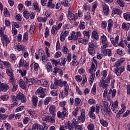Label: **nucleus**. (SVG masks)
Listing matches in <instances>:
<instances>
[{
  "mask_svg": "<svg viewBox=\"0 0 130 130\" xmlns=\"http://www.w3.org/2000/svg\"><path fill=\"white\" fill-rule=\"evenodd\" d=\"M37 84L42 86L43 87L44 86H47L49 84V81H47L45 79H41L40 80H38L37 81Z\"/></svg>",
  "mask_w": 130,
  "mask_h": 130,
  "instance_id": "4468645a",
  "label": "nucleus"
},
{
  "mask_svg": "<svg viewBox=\"0 0 130 130\" xmlns=\"http://www.w3.org/2000/svg\"><path fill=\"white\" fill-rule=\"evenodd\" d=\"M1 40L3 45H6V46H7V45H8V44H9L10 42V39L7 35H4V36H2Z\"/></svg>",
  "mask_w": 130,
  "mask_h": 130,
  "instance_id": "f8f14e48",
  "label": "nucleus"
},
{
  "mask_svg": "<svg viewBox=\"0 0 130 130\" xmlns=\"http://www.w3.org/2000/svg\"><path fill=\"white\" fill-rule=\"evenodd\" d=\"M123 18L126 20V21H130V13L129 12L124 13Z\"/></svg>",
  "mask_w": 130,
  "mask_h": 130,
  "instance_id": "c9c22d12",
  "label": "nucleus"
},
{
  "mask_svg": "<svg viewBox=\"0 0 130 130\" xmlns=\"http://www.w3.org/2000/svg\"><path fill=\"white\" fill-rule=\"evenodd\" d=\"M57 116L58 118H61L62 120L64 119L67 116H68V113L67 112H57Z\"/></svg>",
  "mask_w": 130,
  "mask_h": 130,
  "instance_id": "2eb2a0df",
  "label": "nucleus"
},
{
  "mask_svg": "<svg viewBox=\"0 0 130 130\" xmlns=\"http://www.w3.org/2000/svg\"><path fill=\"white\" fill-rule=\"evenodd\" d=\"M52 98L50 96H48L47 98H46V99H45L44 101V105H48L49 102H50V101H51Z\"/></svg>",
  "mask_w": 130,
  "mask_h": 130,
  "instance_id": "f704fd0d",
  "label": "nucleus"
},
{
  "mask_svg": "<svg viewBox=\"0 0 130 130\" xmlns=\"http://www.w3.org/2000/svg\"><path fill=\"white\" fill-rule=\"evenodd\" d=\"M51 62H52V64H54V66H55V67H56V66H57V64H58V63H59V60H55L54 59H51Z\"/></svg>",
  "mask_w": 130,
  "mask_h": 130,
  "instance_id": "bf43d9fd",
  "label": "nucleus"
},
{
  "mask_svg": "<svg viewBox=\"0 0 130 130\" xmlns=\"http://www.w3.org/2000/svg\"><path fill=\"white\" fill-rule=\"evenodd\" d=\"M3 65L7 69H9V68H11V63H10V62L8 61H4Z\"/></svg>",
  "mask_w": 130,
  "mask_h": 130,
  "instance_id": "864d4df0",
  "label": "nucleus"
},
{
  "mask_svg": "<svg viewBox=\"0 0 130 130\" xmlns=\"http://www.w3.org/2000/svg\"><path fill=\"white\" fill-rule=\"evenodd\" d=\"M17 71L22 77H25V76L27 75V71L26 70H23L22 71L21 70H17Z\"/></svg>",
  "mask_w": 130,
  "mask_h": 130,
  "instance_id": "a19ab883",
  "label": "nucleus"
},
{
  "mask_svg": "<svg viewBox=\"0 0 130 130\" xmlns=\"http://www.w3.org/2000/svg\"><path fill=\"white\" fill-rule=\"evenodd\" d=\"M110 40L113 45L115 46V47H117L118 46V41L119 40V36H117L115 38H110Z\"/></svg>",
  "mask_w": 130,
  "mask_h": 130,
  "instance_id": "ddd939ff",
  "label": "nucleus"
},
{
  "mask_svg": "<svg viewBox=\"0 0 130 130\" xmlns=\"http://www.w3.org/2000/svg\"><path fill=\"white\" fill-rule=\"evenodd\" d=\"M88 45V48H92L93 49H95V48H97V43H96V41L95 40L89 42Z\"/></svg>",
  "mask_w": 130,
  "mask_h": 130,
  "instance_id": "aec40b11",
  "label": "nucleus"
},
{
  "mask_svg": "<svg viewBox=\"0 0 130 130\" xmlns=\"http://www.w3.org/2000/svg\"><path fill=\"white\" fill-rule=\"evenodd\" d=\"M45 93H46V88L40 87L37 90L36 94L38 95L40 98L43 99V98H45L46 96Z\"/></svg>",
  "mask_w": 130,
  "mask_h": 130,
  "instance_id": "7ed1b4c3",
  "label": "nucleus"
},
{
  "mask_svg": "<svg viewBox=\"0 0 130 130\" xmlns=\"http://www.w3.org/2000/svg\"><path fill=\"white\" fill-rule=\"evenodd\" d=\"M49 111L52 116H54L55 115V106L51 105L49 108Z\"/></svg>",
  "mask_w": 130,
  "mask_h": 130,
  "instance_id": "5701e85b",
  "label": "nucleus"
},
{
  "mask_svg": "<svg viewBox=\"0 0 130 130\" xmlns=\"http://www.w3.org/2000/svg\"><path fill=\"white\" fill-rule=\"evenodd\" d=\"M48 117V114L47 113H45L44 112H42L41 113V117L43 119L44 121H46L47 117Z\"/></svg>",
  "mask_w": 130,
  "mask_h": 130,
  "instance_id": "72a5a7b5",
  "label": "nucleus"
},
{
  "mask_svg": "<svg viewBox=\"0 0 130 130\" xmlns=\"http://www.w3.org/2000/svg\"><path fill=\"white\" fill-rule=\"evenodd\" d=\"M62 79L57 80L56 78L55 79L54 83H51L50 88L51 89H56L57 87H63V84H62Z\"/></svg>",
  "mask_w": 130,
  "mask_h": 130,
  "instance_id": "20e7f679",
  "label": "nucleus"
},
{
  "mask_svg": "<svg viewBox=\"0 0 130 130\" xmlns=\"http://www.w3.org/2000/svg\"><path fill=\"white\" fill-rule=\"evenodd\" d=\"M34 10H36L37 13H40V9L38 7V3L37 2L33 3Z\"/></svg>",
  "mask_w": 130,
  "mask_h": 130,
  "instance_id": "4c0bfd02",
  "label": "nucleus"
},
{
  "mask_svg": "<svg viewBox=\"0 0 130 130\" xmlns=\"http://www.w3.org/2000/svg\"><path fill=\"white\" fill-rule=\"evenodd\" d=\"M48 127H47V124H44V125H41L38 124V130H47Z\"/></svg>",
  "mask_w": 130,
  "mask_h": 130,
  "instance_id": "bb28decb",
  "label": "nucleus"
},
{
  "mask_svg": "<svg viewBox=\"0 0 130 130\" xmlns=\"http://www.w3.org/2000/svg\"><path fill=\"white\" fill-rule=\"evenodd\" d=\"M83 35H84V37L86 38V39H88V41H89V38H90V33L89 32V30L84 31Z\"/></svg>",
  "mask_w": 130,
  "mask_h": 130,
  "instance_id": "a18cd8bd",
  "label": "nucleus"
},
{
  "mask_svg": "<svg viewBox=\"0 0 130 130\" xmlns=\"http://www.w3.org/2000/svg\"><path fill=\"white\" fill-rule=\"evenodd\" d=\"M11 101L13 104L11 105V107L13 108V107H15V106H18L19 105V103L18 102V95L16 96L14 94H12L10 96Z\"/></svg>",
  "mask_w": 130,
  "mask_h": 130,
  "instance_id": "423d86ee",
  "label": "nucleus"
},
{
  "mask_svg": "<svg viewBox=\"0 0 130 130\" xmlns=\"http://www.w3.org/2000/svg\"><path fill=\"white\" fill-rule=\"evenodd\" d=\"M100 110V106L98 105H96L95 106H92L90 108V110L88 112V115L91 119H95L96 118V115L94 113L95 111L96 114H98L99 113V111Z\"/></svg>",
  "mask_w": 130,
  "mask_h": 130,
  "instance_id": "f03ea898",
  "label": "nucleus"
},
{
  "mask_svg": "<svg viewBox=\"0 0 130 130\" xmlns=\"http://www.w3.org/2000/svg\"><path fill=\"white\" fill-rule=\"evenodd\" d=\"M76 57V56L74 55L73 56V60L72 61V65L73 66V67H77V66H79V62L75 58Z\"/></svg>",
  "mask_w": 130,
  "mask_h": 130,
  "instance_id": "473e14b6",
  "label": "nucleus"
},
{
  "mask_svg": "<svg viewBox=\"0 0 130 130\" xmlns=\"http://www.w3.org/2000/svg\"><path fill=\"white\" fill-rule=\"evenodd\" d=\"M88 104H89V105H93L94 104H96V100L93 99H90L88 100Z\"/></svg>",
  "mask_w": 130,
  "mask_h": 130,
  "instance_id": "4d7b16f0",
  "label": "nucleus"
},
{
  "mask_svg": "<svg viewBox=\"0 0 130 130\" xmlns=\"http://www.w3.org/2000/svg\"><path fill=\"white\" fill-rule=\"evenodd\" d=\"M103 53L104 55H108L109 56H111L112 54L111 51L109 49L104 50V51H103Z\"/></svg>",
  "mask_w": 130,
  "mask_h": 130,
  "instance_id": "e433bc0d",
  "label": "nucleus"
},
{
  "mask_svg": "<svg viewBox=\"0 0 130 130\" xmlns=\"http://www.w3.org/2000/svg\"><path fill=\"white\" fill-rule=\"evenodd\" d=\"M100 122L103 126H104V127H106L107 126H108V122L107 121L103 119V118H101L100 119Z\"/></svg>",
  "mask_w": 130,
  "mask_h": 130,
  "instance_id": "cd10ccee",
  "label": "nucleus"
},
{
  "mask_svg": "<svg viewBox=\"0 0 130 130\" xmlns=\"http://www.w3.org/2000/svg\"><path fill=\"white\" fill-rule=\"evenodd\" d=\"M8 118V115L6 114H0V119L1 120H5Z\"/></svg>",
  "mask_w": 130,
  "mask_h": 130,
  "instance_id": "6e6d98bb",
  "label": "nucleus"
},
{
  "mask_svg": "<svg viewBox=\"0 0 130 130\" xmlns=\"http://www.w3.org/2000/svg\"><path fill=\"white\" fill-rule=\"evenodd\" d=\"M23 16L25 19H28L30 17V13L29 11H25L23 13Z\"/></svg>",
  "mask_w": 130,
  "mask_h": 130,
  "instance_id": "49530a36",
  "label": "nucleus"
},
{
  "mask_svg": "<svg viewBox=\"0 0 130 130\" xmlns=\"http://www.w3.org/2000/svg\"><path fill=\"white\" fill-rule=\"evenodd\" d=\"M47 7L48 8H50V9H54L55 5H54V4H52V0L49 1Z\"/></svg>",
  "mask_w": 130,
  "mask_h": 130,
  "instance_id": "58836bf2",
  "label": "nucleus"
},
{
  "mask_svg": "<svg viewBox=\"0 0 130 130\" xmlns=\"http://www.w3.org/2000/svg\"><path fill=\"white\" fill-rule=\"evenodd\" d=\"M46 69L48 73H49L52 70V66H51V63L48 62L46 64Z\"/></svg>",
  "mask_w": 130,
  "mask_h": 130,
  "instance_id": "c03bdc74",
  "label": "nucleus"
},
{
  "mask_svg": "<svg viewBox=\"0 0 130 130\" xmlns=\"http://www.w3.org/2000/svg\"><path fill=\"white\" fill-rule=\"evenodd\" d=\"M104 108L103 109V111L104 113H107L109 116H112L113 115V113L111 112V109L108 108V104L107 103H104Z\"/></svg>",
  "mask_w": 130,
  "mask_h": 130,
  "instance_id": "1a4fd4ad",
  "label": "nucleus"
},
{
  "mask_svg": "<svg viewBox=\"0 0 130 130\" xmlns=\"http://www.w3.org/2000/svg\"><path fill=\"white\" fill-rule=\"evenodd\" d=\"M78 42L79 43H82V44H84V45H87V44H88V42H89V41H88V39H83L81 38L78 39Z\"/></svg>",
  "mask_w": 130,
  "mask_h": 130,
  "instance_id": "c756f323",
  "label": "nucleus"
},
{
  "mask_svg": "<svg viewBox=\"0 0 130 130\" xmlns=\"http://www.w3.org/2000/svg\"><path fill=\"white\" fill-rule=\"evenodd\" d=\"M112 13H114V14H116L117 15H121L122 11L117 8H114L112 11Z\"/></svg>",
  "mask_w": 130,
  "mask_h": 130,
  "instance_id": "79ce46f5",
  "label": "nucleus"
},
{
  "mask_svg": "<svg viewBox=\"0 0 130 130\" xmlns=\"http://www.w3.org/2000/svg\"><path fill=\"white\" fill-rule=\"evenodd\" d=\"M113 26V21L112 19H109L108 21V31L110 32L112 30V26Z\"/></svg>",
  "mask_w": 130,
  "mask_h": 130,
  "instance_id": "a878e982",
  "label": "nucleus"
},
{
  "mask_svg": "<svg viewBox=\"0 0 130 130\" xmlns=\"http://www.w3.org/2000/svg\"><path fill=\"white\" fill-rule=\"evenodd\" d=\"M125 60L124 58H120L118 60L115 64V68H119L120 67V65L123 63L124 61Z\"/></svg>",
  "mask_w": 130,
  "mask_h": 130,
  "instance_id": "412c9836",
  "label": "nucleus"
},
{
  "mask_svg": "<svg viewBox=\"0 0 130 130\" xmlns=\"http://www.w3.org/2000/svg\"><path fill=\"white\" fill-rule=\"evenodd\" d=\"M6 73L8 75V76H9V77H13L14 76L13 74V70L11 69H8L6 71Z\"/></svg>",
  "mask_w": 130,
  "mask_h": 130,
  "instance_id": "680f3d73",
  "label": "nucleus"
},
{
  "mask_svg": "<svg viewBox=\"0 0 130 130\" xmlns=\"http://www.w3.org/2000/svg\"><path fill=\"white\" fill-rule=\"evenodd\" d=\"M80 103H81V99L79 98H76L75 100V105H76V106H79Z\"/></svg>",
  "mask_w": 130,
  "mask_h": 130,
  "instance_id": "052dcab7",
  "label": "nucleus"
},
{
  "mask_svg": "<svg viewBox=\"0 0 130 130\" xmlns=\"http://www.w3.org/2000/svg\"><path fill=\"white\" fill-rule=\"evenodd\" d=\"M130 24L129 23L126 24L125 23H123L122 24V28L123 30H125V31H128L129 29Z\"/></svg>",
  "mask_w": 130,
  "mask_h": 130,
  "instance_id": "7c9ffc66",
  "label": "nucleus"
},
{
  "mask_svg": "<svg viewBox=\"0 0 130 130\" xmlns=\"http://www.w3.org/2000/svg\"><path fill=\"white\" fill-rule=\"evenodd\" d=\"M17 99L18 100H21L22 103H25L27 100L26 97L22 93L17 94Z\"/></svg>",
  "mask_w": 130,
  "mask_h": 130,
  "instance_id": "dca6fc26",
  "label": "nucleus"
},
{
  "mask_svg": "<svg viewBox=\"0 0 130 130\" xmlns=\"http://www.w3.org/2000/svg\"><path fill=\"white\" fill-rule=\"evenodd\" d=\"M91 38L92 39H95V40H99V35H98V32L96 31H93L92 32V35H91Z\"/></svg>",
  "mask_w": 130,
  "mask_h": 130,
  "instance_id": "393cba45",
  "label": "nucleus"
},
{
  "mask_svg": "<svg viewBox=\"0 0 130 130\" xmlns=\"http://www.w3.org/2000/svg\"><path fill=\"white\" fill-rule=\"evenodd\" d=\"M121 107V109L119 111L116 115L117 117H120V114H122L126 110V107L124 106V104H122Z\"/></svg>",
  "mask_w": 130,
  "mask_h": 130,
  "instance_id": "a211bd4d",
  "label": "nucleus"
},
{
  "mask_svg": "<svg viewBox=\"0 0 130 130\" xmlns=\"http://www.w3.org/2000/svg\"><path fill=\"white\" fill-rule=\"evenodd\" d=\"M87 51L90 55H95V49L88 48Z\"/></svg>",
  "mask_w": 130,
  "mask_h": 130,
  "instance_id": "ea45409f",
  "label": "nucleus"
},
{
  "mask_svg": "<svg viewBox=\"0 0 130 130\" xmlns=\"http://www.w3.org/2000/svg\"><path fill=\"white\" fill-rule=\"evenodd\" d=\"M103 13L106 16L109 15V7L106 4L103 5Z\"/></svg>",
  "mask_w": 130,
  "mask_h": 130,
  "instance_id": "f3484780",
  "label": "nucleus"
},
{
  "mask_svg": "<svg viewBox=\"0 0 130 130\" xmlns=\"http://www.w3.org/2000/svg\"><path fill=\"white\" fill-rule=\"evenodd\" d=\"M54 116H52V117L50 116H48L46 121H49V122H51V123H54L55 122V120L54 118Z\"/></svg>",
  "mask_w": 130,
  "mask_h": 130,
  "instance_id": "c85d7f7f",
  "label": "nucleus"
},
{
  "mask_svg": "<svg viewBox=\"0 0 130 130\" xmlns=\"http://www.w3.org/2000/svg\"><path fill=\"white\" fill-rule=\"evenodd\" d=\"M26 63V60H24V59H21L19 61V64L18 65V68H22L23 67Z\"/></svg>",
  "mask_w": 130,
  "mask_h": 130,
  "instance_id": "37998d69",
  "label": "nucleus"
},
{
  "mask_svg": "<svg viewBox=\"0 0 130 130\" xmlns=\"http://www.w3.org/2000/svg\"><path fill=\"white\" fill-rule=\"evenodd\" d=\"M100 40L103 44V49L107 48L108 47V42L107 41V37L105 35H103L101 36Z\"/></svg>",
  "mask_w": 130,
  "mask_h": 130,
  "instance_id": "0eeeda50",
  "label": "nucleus"
},
{
  "mask_svg": "<svg viewBox=\"0 0 130 130\" xmlns=\"http://www.w3.org/2000/svg\"><path fill=\"white\" fill-rule=\"evenodd\" d=\"M117 107H118V101H115L114 102H112L111 105V108L113 113H116V112L118 111Z\"/></svg>",
  "mask_w": 130,
  "mask_h": 130,
  "instance_id": "6e6552de",
  "label": "nucleus"
},
{
  "mask_svg": "<svg viewBox=\"0 0 130 130\" xmlns=\"http://www.w3.org/2000/svg\"><path fill=\"white\" fill-rule=\"evenodd\" d=\"M85 27V22L81 21L79 25V28L80 29V30H84Z\"/></svg>",
  "mask_w": 130,
  "mask_h": 130,
  "instance_id": "5fc2aeb1",
  "label": "nucleus"
},
{
  "mask_svg": "<svg viewBox=\"0 0 130 130\" xmlns=\"http://www.w3.org/2000/svg\"><path fill=\"white\" fill-rule=\"evenodd\" d=\"M24 81L22 79H20L18 81L19 86L21 89H23V90H26L27 89V87H29V86H31V85H33V84H35L36 82V79H28L27 77H24Z\"/></svg>",
  "mask_w": 130,
  "mask_h": 130,
  "instance_id": "f257e3e1",
  "label": "nucleus"
},
{
  "mask_svg": "<svg viewBox=\"0 0 130 130\" xmlns=\"http://www.w3.org/2000/svg\"><path fill=\"white\" fill-rule=\"evenodd\" d=\"M23 42H27L28 41V32H24L23 36Z\"/></svg>",
  "mask_w": 130,
  "mask_h": 130,
  "instance_id": "8fccbe9b",
  "label": "nucleus"
},
{
  "mask_svg": "<svg viewBox=\"0 0 130 130\" xmlns=\"http://www.w3.org/2000/svg\"><path fill=\"white\" fill-rule=\"evenodd\" d=\"M38 22H41L42 23H44L47 21V17H38L37 19Z\"/></svg>",
  "mask_w": 130,
  "mask_h": 130,
  "instance_id": "de8ad7c7",
  "label": "nucleus"
},
{
  "mask_svg": "<svg viewBox=\"0 0 130 130\" xmlns=\"http://www.w3.org/2000/svg\"><path fill=\"white\" fill-rule=\"evenodd\" d=\"M9 89H10V87L9 86V84L5 83H1L0 85V92H7Z\"/></svg>",
  "mask_w": 130,
  "mask_h": 130,
  "instance_id": "9b49d317",
  "label": "nucleus"
},
{
  "mask_svg": "<svg viewBox=\"0 0 130 130\" xmlns=\"http://www.w3.org/2000/svg\"><path fill=\"white\" fill-rule=\"evenodd\" d=\"M97 57H93L92 59L91 60V66L90 69L89 70V73H92V71H94V72H96V69L97 68Z\"/></svg>",
  "mask_w": 130,
  "mask_h": 130,
  "instance_id": "39448f33",
  "label": "nucleus"
},
{
  "mask_svg": "<svg viewBox=\"0 0 130 130\" xmlns=\"http://www.w3.org/2000/svg\"><path fill=\"white\" fill-rule=\"evenodd\" d=\"M123 0H117V3L118 4L120 7H124V2L122 1Z\"/></svg>",
  "mask_w": 130,
  "mask_h": 130,
  "instance_id": "338daca9",
  "label": "nucleus"
},
{
  "mask_svg": "<svg viewBox=\"0 0 130 130\" xmlns=\"http://www.w3.org/2000/svg\"><path fill=\"white\" fill-rule=\"evenodd\" d=\"M17 50H18V51H23V50L24 49H25L26 48H25V47H24V46L23 45H18L17 46Z\"/></svg>",
  "mask_w": 130,
  "mask_h": 130,
  "instance_id": "13d9d810",
  "label": "nucleus"
},
{
  "mask_svg": "<svg viewBox=\"0 0 130 130\" xmlns=\"http://www.w3.org/2000/svg\"><path fill=\"white\" fill-rule=\"evenodd\" d=\"M32 101V104L34 106L36 107L37 106V104L38 103V98L37 96L34 95L31 97Z\"/></svg>",
  "mask_w": 130,
  "mask_h": 130,
  "instance_id": "b1692460",
  "label": "nucleus"
},
{
  "mask_svg": "<svg viewBox=\"0 0 130 130\" xmlns=\"http://www.w3.org/2000/svg\"><path fill=\"white\" fill-rule=\"evenodd\" d=\"M87 128L88 130L95 129V125L93 124L90 123L87 125Z\"/></svg>",
  "mask_w": 130,
  "mask_h": 130,
  "instance_id": "e2e57ef3",
  "label": "nucleus"
},
{
  "mask_svg": "<svg viewBox=\"0 0 130 130\" xmlns=\"http://www.w3.org/2000/svg\"><path fill=\"white\" fill-rule=\"evenodd\" d=\"M125 68H124V66H120V67H117L115 69L114 73H115L116 75L119 77L121 75L122 73L124 72Z\"/></svg>",
  "mask_w": 130,
  "mask_h": 130,
  "instance_id": "9d476101",
  "label": "nucleus"
},
{
  "mask_svg": "<svg viewBox=\"0 0 130 130\" xmlns=\"http://www.w3.org/2000/svg\"><path fill=\"white\" fill-rule=\"evenodd\" d=\"M70 121H68V127L69 130H74V125L70 123Z\"/></svg>",
  "mask_w": 130,
  "mask_h": 130,
  "instance_id": "0e129e2a",
  "label": "nucleus"
},
{
  "mask_svg": "<svg viewBox=\"0 0 130 130\" xmlns=\"http://www.w3.org/2000/svg\"><path fill=\"white\" fill-rule=\"evenodd\" d=\"M78 39V37L76 32L72 31L70 37H68V40H77Z\"/></svg>",
  "mask_w": 130,
  "mask_h": 130,
  "instance_id": "4be33fe9",
  "label": "nucleus"
},
{
  "mask_svg": "<svg viewBox=\"0 0 130 130\" xmlns=\"http://www.w3.org/2000/svg\"><path fill=\"white\" fill-rule=\"evenodd\" d=\"M96 71H94V70H92L91 72H89V74H91V75L89 78V83L91 85V84H93V82H94V79H95V72Z\"/></svg>",
  "mask_w": 130,
  "mask_h": 130,
  "instance_id": "6ab92c4d",
  "label": "nucleus"
},
{
  "mask_svg": "<svg viewBox=\"0 0 130 130\" xmlns=\"http://www.w3.org/2000/svg\"><path fill=\"white\" fill-rule=\"evenodd\" d=\"M22 53L23 54V57H24V58H27V57L29 56V53L27 52V49L26 48L23 50Z\"/></svg>",
  "mask_w": 130,
  "mask_h": 130,
  "instance_id": "3c124183",
  "label": "nucleus"
},
{
  "mask_svg": "<svg viewBox=\"0 0 130 130\" xmlns=\"http://www.w3.org/2000/svg\"><path fill=\"white\" fill-rule=\"evenodd\" d=\"M69 2H71V0H66L65 1L61 2V5L63 6L66 8H68V7H70Z\"/></svg>",
  "mask_w": 130,
  "mask_h": 130,
  "instance_id": "2f4dec72",
  "label": "nucleus"
},
{
  "mask_svg": "<svg viewBox=\"0 0 130 130\" xmlns=\"http://www.w3.org/2000/svg\"><path fill=\"white\" fill-rule=\"evenodd\" d=\"M117 53H118V54L119 55H123L124 54V52L121 48L117 50Z\"/></svg>",
  "mask_w": 130,
  "mask_h": 130,
  "instance_id": "774afa93",
  "label": "nucleus"
},
{
  "mask_svg": "<svg viewBox=\"0 0 130 130\" xmlns=\"http://www.w3.org/2000/svg\"><path fill=\"white\" fill-rule=\"evenodd\" d=\"M4 14L5 17H10L11 16V15L10 14V12H9V11H8V9L7 8L4 9Z\"/></svg>",
  "mask_w": 130,
  "mask_h": 130,
  "instance_id": "69168bd1",
  "label": "nucleus"
},
{
  "mask_svg": "<svg viewBox=\"0 0 130 130\" xmlns=\"http://www.w3.org/2000/svg\"><path fill=\"white\" fill-rule=\"evenodd\" d=\"M57 30H58L57 26H56V25H54L52 26L51 32L53 35H54V34H55V32L57 31Z\"/></svg>",
  "mask_w": 130,
  "mask_h": 130,
  "instance_id": "603ef678",
  "label": "nucleus"
},
{
  "mask_svg": "<svg viewBox=\"0 0 130 130\" xmlns=\"http://www.w3.org/2000/svg\"><path fill=\"white\" fill-rule=\"evenodd\" d=\"M78 119L80 122H84L85 120H86V116H83L81 115L78 117Z\"/></svg>",
  "mask_w": 130,
  "mask_h": 130,
  "instance_id": "09e8293b",
  "label": "nucleus"
}]
</instances>
